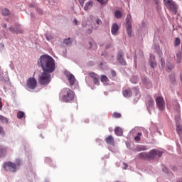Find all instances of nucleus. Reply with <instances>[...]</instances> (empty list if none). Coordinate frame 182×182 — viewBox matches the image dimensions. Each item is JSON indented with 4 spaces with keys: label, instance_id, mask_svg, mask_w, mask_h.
<instances>
[{
    "label": "nucleus",
    "instance_id": "obj_25",
    "mask_svg": "<svg viewBox=\"0 0 182 182\" xmlns=\"http://www.w3.org/2000/svg\"><path fill=\"white\" fill-rule=\"evenodd\" d=\"M136 151H143L147 150V146H138L136 148Z\"/></svg>",
    "mask_w": 182,
    "mask_h": 182
},
{
    "label": "nucleus",
    "instance_id": "obj_5",
    "mask_svg": "<svg viewBox=\"0 0 182 182\" xmlns=\"http://www.w3.org/2000/svg\"><path fill=\"white\" fill-rule=\"evenodd\" d=\"M156 103L158 109L163 112L166 109V102H164V98L163 97H157L156 98Z\"/></svg>",
    "mask_w": 182,
    "mask_h": 182
},
{
    "label": "nucleus",
    "instance_id": "obj_52",
    "mask_svg": "<svg viewBox=\"0 0 182 182\" xmlns=\"http://www.w3.org/2000/svg\"><path fill=\"white\" fill-rule=\"evenodd\" d=\"M2 109V99L0 97V110Z\"/></svg>",
    "mask_w": 182,
    "mask_h": 182
},
{
    "label": "nucleus",
    "instance_id": "obj_56",
    "mask_svg": "<svg viewBox=\"0 0 182 182\" xmlns=\"http://www.w3.org/2000/svg\"><path fill=\"white\" fill-rule=\"evenodd\" d=\"M110 48V44L106 46V49H109Z\"/></svg>",
    "mask_w": 182,
    "mask_h": 182
},
{
    "label": "nucleus",
    "instance_id": "obj_1",
    "mask_svg": "<svg viewBox=\"0 0 182 182\" xmlns=\"http://www.w3.org/2000/svg\"><path fill=\"white\" fill-rule=\"evenodd\" d=\"M38 65L41 67L43 72L48 73H53L56 69L55 60L50 55H41L38 61Z\"/></svg>",
    "mask_w": 182,
    "mask_h": 182
},
{
    "label": "nucleus",
    "instance_id": "obj_23",
    "mask_svg": "<svg viewBox=\"0 0 182 182\" xmlns=\"http://www.w3.org/2000/svg\"><path fill=\"white\" fill-rule=\"evenodd\" d=\"M1 14L4 16H9V15H11V12L8 9H4L1 11Z\"/></svg>",
    "mask_w": 182,
    "mask_h": 182
},
{
    "label": "nucleus",
    "instance_id": "obj_16",
    "mask_svg": "<svg viewBox=\"0 0 182 182\" xmlns=\"http://www.w3.org/2000/svg\"><path fill=\"white\" fill-rule=\"evenodd\" d=\"M172 107L175 112H180V105L177 100L173 101Z\"/></svg>",
    "mask_w": 182,
    "mask_h": 182
},
{
    "label": "nucleus",
    "instance_id": "obj_11",
    "mask_svg": "<svg viewBox=\"0 0 182 182\" xmlns=\"http://www.w3.org/2000/svg\"><path fill=\"white\" fill-rule=\"evenodd\" d=\"M119 29H120L119 25L116 23H114L112 26L111 33L112 35H117V33H119Z\"/></svg>",
    "mask_w": 182,
    "mask_h": 182
},
{
    "label": "nucleus",
    "instance_id": "obj_40",
    "mask_svg": "<svg viewBox=\"0 0 182 182\" xmlns=\"http://www.w3.org/2000/svg\"><path fill=\"white\" fill-rule=\"evenodd\" d=\"M139 89H137L136 87L133 88V92L135 94V96H137V95H139Z\"/></svg>",
    "mask_w": 182,
    "mask_h": 182
},
{
    "label": "nucleus",
    "instance_id": "obj_53",
    "mask_svg": "<svg viewBox=\"0 0 182 182\" xmlns=\"http://www.w3.org/2000/svg\"><path fill=\"white\" fill-rule=\"evenodd\" d=\"M170 78L171 79V80H175V75H171Z\"/></svg>",
    "mask_w": 182,
    "mask_h": 182
},
{
    "label": "nucleus",
    "instance_id": "obj_29",
    "mask_svg": "<svg viewBox=\"0 0 182 182\" xmlns=\"http://www.w3.org/2000/svg\"><path fill=\"white\" fill-rule=\"evenodd\" d=\"M173 2L174 1L173 0H164V4L166 8Z\"/></svg>",
    "mask_w": 182,
    "mask_h": 182
},
{
    "label": "nucleus",
    "instance_id": "obj_42",
    "mask_svg": "<svg viewBox=\"0 0 182 182\" xmlns=\"http://www.w3.org/2000/svg\"><path fill=\"white\" fill-rule=\"evenodd\" d=\"M0 134L1 136H5V131H4V128H2V127L0 126Z\"/></svg>",
    "mask_w": 182,
    "mask_h": 182
},
{
    "label": "nucleus",
    "instance_id": "obj_6",
    "mask_svg": "<svg viewBox=\"0 0 182 182\" xmlns=\"http://www.w3.org/2000/svg\"><path fill=\"white\" fill-rule=\"evenodd\" d=\"M156 156L161 157V156H163V151H159L158 149H152L148 154V159L149 160H153V159H154Z\"/></svg>",
    "mask_w": 182,
    "mask_h": 182
},
{
    "label": "nucleus",
    "instance_id": "obj_57",
    "mask_svg": "<svg viewBox=\"0 0 182 182\" xmlns=\"http://www.w3.org/2000/svg\"><path fill=\"white\" fill-rule=\"evenodd\" d=\"M176 182H182V178H179L176 181Z\"/></svg>",
    "mask_w": 182,
    "mask_h": 182
},
{
    "label": "nucleus",
    "instance_id": "obj_4",
    "mask_svg": "<svg viewBox=\"0 0 182 182\" xmlns=\"http://www.w3.org/2000/svg\"><path fill=\"white\" fill-rule=\"evenodd\" d=\"M51 73L43 71L38 75V83L41 86H48V83H50L51 80Z\"/></svg>",
    "mask_w": 182,
    "mask_h": 182
},
{
    "label": "nucleus",
    "instance_id": "obj_36",
    "mask_svg": "<svg viewBox=\"0 0 182 182\" xmlns=\"http://www.w3.org/2000/svg\"><path fill=\"white\" fill-rule=\"evenodd\" d=\"M64 43H65V45H70V43H72V40L70 39V38L64 39L63 41Z\"/></svg>",
    "mask_w": 182,
    "mask_h": 182
},
{
    "label": "nucleus",
    "instance_id": "obj_37",
    "mask_svg": "<svg viewBox=\"0 0 182 182\" xmlns=\"http://www.w3.org/2000/svg\"><path fill=\"white\" fill-rule=\"evenodd\" d=\"M173 68H174V65L173 64H168L167 65V72H171V70H173Z\"/></svg>",
    "mask_w": 182,
    "mask_h": 182
},
{
    "label": "nucleus",
    "instance_id": "obj_26",
    "mask_svg": "<svg viewBox=\"0 0 182 182\" xmlns=\"http://www.w3.org/2000/svg\"><path fill=\"white\" fill-rule=\"evenodd\" d=\"M182 53L179 52L176 54V62L177 63H181Z\"/></svg>",
    "mask_w": 182,
    "mask_h": 182
},
{
    "label": "nucleus",
    "instance_id": "obj_28",
    "mask_svg": "<svg viewBox=\"0 0 182 182\" xmlns=\"http://www.w3.org/2000/svg\"><path fill=\"white\" fill-rule=\"evenodd\" d=\"M88 75L90 76V77H91L92 80L93 79H96L97 77H99V75L93 73V72H91L88 74Z\"/></svg>",
    "mask_w": 182,
    "mask_h": 182
},
{
    "label": "nucleus",
    "instance_id": "obj_15",
    "mask_svg": "<svg viewBox=\"0 0 182 182\" xmlns=\"http://www.w3.org/2000/svg\"><path fill=\"white\" fill-rule=\"evenodd\" d=\"M154 107V100L153 98L149 97L146 101V107L148 109H152Z\"/></svg>",
    "mask_w": 182,
    "mask_h": 182
},
{
    "label": "nucleus",
    "instance_id": "obj_22",
    "mask_svg": "<svg viewBox=\"0 0 182 182\" xmlns=\"http://www.w3.org/2000/svg\"><path fill=\"white\" fill-rule=\"evenodd\" d=\"M0 122H1V123H5L6 124H7V123L9 122V120L6 117H4L3 115H0Z\"/></svg>",
    "mask_w": 182,
    "mask_h": 182
},
{
    "label": "nucleus",
    "instance_id": "obj_19",
    "mask_svg": "<svg viewBox=\"0 0 182 182\" xmlns=\"http://www.w3.org/2000/svg\"><path fill=\"white\" fill-rule=\"evenodd\" d=\"M114 133L116 136H123V129L122 128L117 127L114 129Z\"/></svg>",
    "mask_w": 182,
    "mask_h": 182
},
{
    "label": "nucleus",
    "instance_id": "obj_30",
    "mask_svg": "<svg viewBox=\"0 0 182 182\" xmlns=\"http://www.w3.org/2000/svg\"><path fill=\"white\" fill-rule=\"evenodd\" d=\"M100 80L102 83H105V82H109V78H107V76L106 75H101Z\"/></svg>",
    "mask_w": 182,
    "mask_h": 182
},
{
    "label": "nucleus",
    "instance_id": "obj_43",
    "mask_svg": "<svg viewBox=\"0 0 182 182\" xmlns=\"http://www.w3.org/2000/svg\"><path fill=\"white\" fill-rule=\"evenodd\" d=\"M161 65L162 68H164V66L166 65V61L164 60V58L161 59Z\"/></svg>",
    "mask_w": 182,
    "mask_h": 182
},
{
    "label": "nucleus",
    "instance_id": "obj_2",
    "mask_svg": "<svg viewBox=\"0 0 182 182\" xmlns=\"http://www.w3.org/2000/svg\"><path fill=\"white\" fill-rule=\"evenodd\" d=\"M60 97L65 103H69L75 99V92L70 88H63L60 92Z\"/></svg>",
    "mask_w": 182,
    "mask_h": 182
},
{
    "label": "nucleus",
    "instance_id": "obj_21",
    "mask_svg": "<svg viewBox=\"0 0 182 182\" xmlns=\"http://www.w3.org/2000/svg\"><path fill=\"white\" fill-rule=\"evenodd\" d=\"M92 6H93V1H90L85 4V6H84V9L85 11H89V9L92 8Z\"/></svg>",
    "mask_w": 182,
    "mask_h": 182
},
{
    "label": "nucleus",
    "instance_id": "obj_18",
    "mask_svg": "<svg viewBox=\"0 0 182 182\" xmlns=\"http://www.w3.org/2000/svg\"><path fill=\"white\" fill-rule=\"evenodd\" d=\"M176 132L180 136L181 140H182V125L181 124H176Z\"/></svg>",
    "mask_w": 182,
    "mask_h": 182
},
{
    "label": "nucleus",
    "instance_id": "obj_10",
    "mask_svg": "<svg viewBox=\"0 0 182 182\" xmlns=\"http://www.w3.org/2000/svg\"><path fill=\"white\" fill-rule=\"evenodd\" d=\"M166 8L167 9H168V11H171V12L175 14V15L177 14V10L178 9L177 4H176V2L174 1L170 5H168Z\"/></svg>",
    "mask_w": 182,
    "mask_h": 182
},
{
    "label": "nucleus",
    "instance_id": "obj_54",
    "mask_svg": "<svg viewBox=\"0 0 182 182\" xmlns=\"http://www.w3.org/2000/svg\"><path fill=\"white\" fill-rule=\"evenodd\" d=\"M87 33L90 35V33H92V29H88L87 31Z\"/></svg>",
    "mask_w": 182,
    "mask_h": 182
},
{
    "label": "nucleus",
    "instance_id": "obj_12",
    "mask_svg": "<svg viewBox=\"0 0 182 182\" xmlns=\"http://www.w3.org/2000/svg\"><path fill=\"white\" fill-rule=\"evenodd\" d=\"M9 29L12 33H23V30H22L19 26L16 28L14 27H9Z\"/></svg>",
    "mask_w": 182,
    "mask_h": 182
},
{
    "label": "nucleus",
    "instance_id": "obj_50",
    "mask_svg": "<svg viewBox=\"0 0 182 182\" xmlns=\"http://www.w3.org/2000/svg\"><path fill=\"white\" fill-rule=\"evenodd\" d=\"M111 75H112V76H113V77H114V76H116V71H114V70H112L111 71Z\"/></svg>",
    "mask_w": 182,
    "mask_h": 182
},
{
    "label": "nucleus",
    "instance_id": "obj_47",
    "mask_svg": "<svg viewBox=\"0 0 182 182\" xmlns=\"http://www.w3.org/2000/svg\"><path fill=\"white\" fill-rule=\"evenodd\" d=\"M156 65H157V64L156 63V62H151V68H156Z\"/></svg>",
    "mask_w": 182,
    "mask_h": 182
},
{
    "label": "nucleus",
    "instance_id": "obj_45",
    "mask_svg": "<svg viewBox=\"0 0 182 182\" xmlns=\"http://www.w3.org/2000/svg\"><path fill=\"white\" fill-rule=\"evenodd\" d=\"M123 170H127V167H129V166L127 165V164L126 163H123Z\"/></svg>",
    "mask_w": 182,
    "mask_h": 182
},
{
    "label": "nucleus",
    "instance_id": "obj_9",
    "mask_svg": "<svg viewBox=\"0 0 182 182\" xmlns=\"http://www.w3.org/2000/svg\"><path fill=\"white\" fill-rule=\"evenodd\" d=\"M65 76H67L70 86H73V85H75V82H76V78H75V75L69 72H66Z\"/></svg>",
    "mask_w": 182,
    "mask_h": 182
},
{
    "label": "nucleus",
    "instance_id": "obj_24",
    "mask_svg": "<svg viewBox=\"0 0 182 182\" xmlns=\"http://www.w3.org/2000/svg\"><path fill=\"white\" fill-rule=\"evenodd\" d=\"M127 32L129 38H132V24H129L127 27Z\"/></svg>",
    "mask_w": 182,
    "mask_h": 182
},
{
    "label": "nucleus",
    "instance_id": "obj_7",
    "mask_svg": "<svg viewBox=\"0 0 182 182\" xmlns=\"http://www.w3.org/2000/svg\"><path fill=\"white\" fill-rule=\"evenodd\" d=\"M26 85L28 89L33 90V89H36V86H38V81H36V79L33 77H30L28 79Z\"/></svg>",
    "mask_w": 182,
    "mask_h": 182
},
{
    "label": "nucleus",
    "instance_id": "obj_58",
    "mask_svg": "<svg viewBox=\"0 0 182 182\" xmlns=\"http://www.w3.org/2000/svg\"><path fill=\"white\" fill-rule=\"evenodd\" d=\"M6 23L3 24V28H6Z\"/></svg>",
    "mask_w": 182,
    "mask_h": 182
},
{
    "label": "nucleus",
    "instance_id": "obj_3",
    "mask_svg": "<svg viewBox=\"0 0 182 182\" xmlns=\"http://www.w3.org/2000/svg\"><path fill=\"white\" fill-rule=\"evenodd\" d=\"M22 166V161L17 159L16 164L11 161L4 162L3 167L6 171H10L11 173H16L18 168Z\"/></svg>",
    "mask_w": 182,
    "mask_h": 182
},
{
    "label": "nucleus",
    "instance_id": "obj_14",
    "mask_svg": "<svg viewBox=\"0 0 182 182\" xmlns=\"http://www.w3.org/2000/svg\"><path fill=\"white\" fill-rule=\"evenodd\" d=\"M105 142L109 146H114V138L113 136L109 135L105 139Z\"/></svg>",
    "mask_w": 182,
    "mask_h": 182
},
{
    "label": "nucleus",
    "instance_id": "obj_27",
    "mask_svg": "<svg viewBox=\"0 0 182 182\" xmlns=\"http://www.w3.org/2000/svg\"><path fill=\"white\" fill-rule=\"evenodd\" d=\"M114 16L117 17V19H120L122 16V12L119 10H116L114 12Z\"/></svg>",
    "mask_w": 182,
    "mask_h": 182
},
{
    "label": "nucleus",
    "instance_id": "obj_13",
    "mask_svg": "<svg viewBox=\"0 0 182 182\" xmlns=\"http://www.w3.org/2000/svg\"><path fill=\"white\" fill-rule=\"evenodd\" d=\"M122 95L124 97H132V95H133V92H132V89L127 88L122 91Z\"/></svg>",
    "mask_w": 182,
    "mask_h": 182
},
{
    "label": "nucleus",
    "instance_id": "obj_34",
    "mask_svg": "<svg viewBox=\"0 0 182 182\" xmlns=\"http://www.w3.org/2000/svg\"><path fill=\"white\" fill-rule=\"evenodd\" d=\"M112 117H114L115 119H120V117H122V114L119 112H114L112 114Z\"/></svg>",
    "mask_w": 182,
    "mask_h": 182
},
{
    "label": "nucleus",
    "instance_id": "obj_51",
    "mask_svg": "<svg viewBox=\"0 0 182 182\" xmlns=\"http://www.w3.org/2000/svg\"><path fill=\"white\" fill-rule=\"evenodd\" d=\"M78 23H79V21H77V19L74 18V20H73L74 25H77Z\"/></svg>",
    "mask_w": 182,
    "mask_h": 182
},
{
    "label": "nucleus",
    "instance_id": "obj_32",
    "mask_svg": "<svg viewBox=\"0 0 182 182\" xmlns=\"http://www.w3.org/2000/svg\"><path fill=\"white\" fill-rule=\"evenodd\" d=\"M143 136V134L141 132H138L136 134V136L134 137L135 141H140V136Z\"/></svg>",
    "mask_w": 182,
    "mask_h": 182
},
{
    "label": "nucleus",
    "instance_id": "obj_41",
    "mask_svg": "<svg viewBox=\"0 0 182 182\" xmlns=\"http://www.w3.org/2000/svg\"><path fill=\"white\" fill-rule=\"evenodd\" d=\"M97 2H100L101 5H105V4L107 3V0H97Z\"/></svg>",
    "mask_w": 182,
    "mask_h": 182
},
{
    "label": "nucleus",
    "instance_id": "obj_20",
    "mask_svg": "<svg viewBox=\"0 0 182 182\" xmlns=\"http://www.w3.org/2000/svg\"><path fill=\"white\" fill-rule=\"evenodd\" d=\"M6 147L0 146V157H5L6 156Z\"/></svg>",
    "mask_w": 182,
    "mask_h": 182
},
{
    "label": "nucleus",
    "instance_id": "obj_8",
    "mask_svg": "<svg viewBox=\"0 0 182 182\" xmlns=\"http://www.w3.org/2000/svg\"><path fill=\"white\" fill-rule=\"evenodd\" d=\"M123 56H124V53H123V51H119L118 53L117 59L119 62L120 65H122V66H126V65H127V63H126V60H124Z\"/></svg>",
    "mask_w": 182,
    "mask_h": 182
},
{
    "label": "nucleus",
    "instance_id": "obj_35",
    "mask_svg": "<svg viewBox=\"0 0 182 182\" xmlns=\"http://www.w3.org/2000/svg\"><path fill=\"white\" fill-rule=\"evenodd\" d=\"M132 19V15H127L126 18L127 23V25H132V23H130V21Z\"/></svg>",
    "mask_w": 182,
    "mask_h": 182
},
{
    "label": "nucleus",
    "instance_id": "obj_61",
    "mask_svg": "<svg viewBox=\"0 0 182 182\" xmlns=\"http://www.w3.org/2000/svg\"><path fill=\"white\" fill-rule=\"evenodd\" d=\"M181 80L182 82V74L181 75Z\"/></svg>",
    "mask_w": 182,
    "mask_h": 182
},
{
    "label": "nucleus",
    "instance_id": "obj_55",
    "mask_svg": "<svg viewBox=\"0 0 182 182\" xmlns=\"http://www.w3.org/2000/svg\"><path fill=\"white\" fill-rule=\"evenodd\" d=\"M154 3L156 4V5H158V4H160V1L159 0H154Z\"/></svg>",
    "mask_w": 182,
    "mask_h": 182
},
{
    "label": "nucleus",
    "instance_id": "obj_38",
    "mask_svg": "<svg viewBox=\"0 0 182 182\" xmlns=\"http://www.w3.org/2000/svg\"><path fill=\"white\" fill-rule=\"evenodd\" d=\"M92 82L95 83V85H97V86H99V85H100V82L99 81V77L94 78L92 80Z\"/></svg>",
    "mask_w": 182,
    "mask_h": 182
},
{
    "label": "nucleus",
    "instance_id": "obj_17",
    "mask_svg": "<svg viewBox=\"0 0 182 182\" xmlns=\"http://www.w3.org/2000/svg\"><path fill=\"white\" fill-rule=\"evenodd\" d=\"M139 159H144V160H149V154L146 152H141L138 154Z\"/></svg>",
    "mask_w": 182,
    "mask_h": 182
},
{
    "label": "nucleus",
    "instance_id": "obj_48",
    "mask_svg": "<svg viewBox=\"0 0 182 182\" xmlns=\"http://www.w3.org/2000/svg\"><path fill=\"white\" fill-rule=\"evenodd\" d=\"M163 172L164 173H168V169H167V168L166 166H164L163 168Z\"/></svg>",
    "mask_w": 182,
    "mask_h": 182
},
{
    "label": "nucleus",
    "instance_id": "obj_33",
    "mask_svg": "<svg viewBox=\"0 0 182 182\" xmlns=\"http://www.w3.org/2000/svg\"><path fill=\"white\" fill-rule=\"evenodd\" d=\"M23 116H25V112L20 111L17 113L18 119H23Z\"/></svg>",
    "mask_w": 182,
    "mask_h": 182
},
{
    "label": "nucleus",
    "instance_id": "obj_59",
    "mask_svg": "<svg viewBox=\"0 0 182 182\" xmlns=\"http://www.w3.org/2000/svg\"><path fill=\"white\" fill-rule=\"evenodd\" d=\"M89 45H90V48H92V43L91 42L89 43Z\"/></svg>",
    "mask_w": 182,
    "mask_h": 182
},
{
    "label": "nucleus",
    "instance_id": "obj_31",
    "mask_svg": "<svg viewBox=\"0 0 182 182\" xmlns=\"http://www.w3.org/2000/svg\"><path fill=\"white\" fill-rule=\"evenodd\" d=\"M180 43H181V40H180V38H176L174 41V46H180Z\"/></svg>",
    "mask_w": 182,
    "mask_h": 182
},
{
    "label": "nucleus",
    "instance_id": "obj_46",
    "mask_svg": "<svg viewBox=\"0 0 182 182\" xmlns=\"http://www.w3.org/2000/svg\"><path fill=\"white\" fill-rule=\"evenodd\" d=\"M96 23H97V25H100V23H102V20L100 18H97Z\"/></svg>",
    "mask_w": 182,
    "mask_h": 182
},
{
    "label": "nucleus",
    "instance_id": "obj_44",
    "mask_svg": "<svg viewBox=\"0 0 182 182\" xmlns=\"http://www.w3.org/2000/svg\"><path fill=\"white\" fill-rule=\"evenodd\" d=\"M37 12L39 15H43V11L41 9H37Z\"/></svg>",
    "mask_w": 182,
    "mask_h": 182
},
{
    "label": "nucleus",
    "instance_id": "obj_39",
    "mask_svg": "<svg viewBox=\"0 0 182 182\" xmlns=\"http://www.w3.org/2000/svg\"><path fill=\"white\" fill-rule=\"evenodd\" d=\"M141 80L145 85H147V83H149V80L146 77H141Z\"/></svg>",
    "mask_w": 182,
    "mask_h": 182
},
{
    "label": "nucleus",
    "instance_id": "obj_49",
    "mask_svg": "<svg viewBox=\"0 0 182 182\" xmlns=\"http://www.w3.org/2000/svg\"><path fill=\"white\" fill-rule=\"evenodd\" d=\"M79 3L81 6H83V5L85 4V0H79Z\"/></svg>",
    "mask_w": 182,
    "mask_h": 182
},
{
    "label": "nucleus",
    "instance_id": "obj_60",
    "mask_svg": "<svg viewBox=\"0 0 182 182\" xmlns=\"http://www.w3.org/2000/svg\"><path fill=\"white\" fill-rule=\"evenodd\" d=\"M82 26H86V25H85L83 23H82Z\"/></svg>",
    "mask_w": 182,
    "mask_h": 182
}]
</instances>
